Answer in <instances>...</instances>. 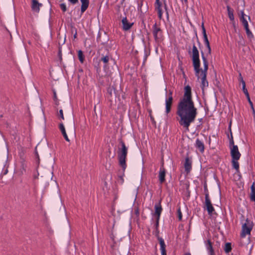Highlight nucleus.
I'll return each mask as SVG.
<instances>
[{
    "instance_id": "nucleus-25",
    "label": "nucleus",
    "mask_w": 255,
    "mask_h": 255,
    "mask_svg": "<svg viewBox=\"0 0 255 255\" xmlns=\"http://www.w3.org/2000/svg\"><path fill=\"white\" fill-rule=\"evenodd\" d=\"M251 200L255 201V188L254 184L251 187Z\"/></svg>"
},
{
    "instance_id": "nucleus-33",
    "label": "nucleus",
    "mask_w": 255,
    "mask_h": 255,
    "mask_svg": "<svg viewBox=\"0 0 255 255\" xmlns=\"http://www.w3.org/2000/svg\"><path fill=\"white\" fill-rule=\"evenodd\" d=\"M21 173L22 174H23V172H25V171H26V164L23 162H22L21 165Z\"/></svg>"
},
{
    "instance_id": "nucleus-19",
    "label": "nucleus",
    "mask_w": 255,
    "mask_h": 255,
    "mask_svg": "<svg viewBox=\"0 0 255 255\" xmlns=\"http://www.w3.org/2000/svg\"><path fill=\"white\" fill-rule=\"evenodd\" d=\"M195 146L198 148L201 152L204 151V144L203 142L199 139L197 138L196 141Z\"/></svg>"
},
{
    "instance_id": "nucleus-47",
    "label": "nucleus",
    "mask_w": 255,
    "mask_h": 255,
    "mask_svg": "<svg viewBox=\"0 0 255 255\" xmlns=\"http://www.w3.org/2000/svg\"><path fill=\"white\" fill-rule=\"evenodd\" d=\"M76 35H77V33H76L74 35V37L76 38Z\"/></svg>"
},
{
    "instance_id": "nucleus-26",
    "label": "nucleus",
    "mask_w": 255,
    "mask_h": 255,
    "mask_svg": "<svg viewBox=\"0 0 255 255\" xmlns=\"http://www.w3.org/2000/svg\"><path fill=\"white\" fill-rule=\"evenodd\" d=\"M227 8L228 11L229 17L231 21H233L234 20L233 11L230 9V7L229 6H228Z\"/></svg>"
},
{
    "instance_id": "nucleus-4",
    "label": "nucleus",
    "mask_w": 255,
    "mask_h": 255,
    "mask_svg": "<svg viewBox=\"0 0 255 255\" xmlns=\"http://www.w3.org/2000/svg\"><path fill=\"white\" fill-rule=\"evenodd\" d=\"M163 3L160 1V0H156L154 6L155 9L157 10L158 13V16L159 19L162 17L163 9L164 8L166 11V15L167 18L169 17V13L167 10V6L166 3V0H163Z\"/></svg>"
},
{
    "instance_id": "nucleus-17",
    "label": "nucleus",
    "mask_w": 255,
    "mask_h": 255,
    "mask_svg": "<svg viewBox=\"0 0 255 255\" xmlns=\"http://www.w3.org/2000/svg\"><path fill=\"white\" fill-rule=\"evenodd\" d=\"M184 166L185 171H186L187 173L189 172L192 168V162L190 160V159L188 157H186L185 158V161Z\"/></svg>"
},
{
    "instance_id": "nucleus-49",
    "label": "nucleus",
    "mask_w": 255,
    "mask_h": 255,
    "mask_svg": "<svg viewBox=\"0 0 255 255\" xmlns=\"http://www.w3.org/2000/svg\"><path fill=\"white\" fill-rule=\"evenodd\" d=\"M248 18L250 19V16H248Z\"/></svg>"
},
{
    "instance_id": "nucleus-36",
    "label": "nucleus",
    "mask_w": 255,
    "mask_h": 255,
    "mask_svg": "<svg viewBox=\"0 0 255 255\" xmlns=\"http://www.w3.org/2000/svg\"><path fill=\"white\" fill-rule=\"evenodd\" d=\"M53 99L55 101V102H56V104L58 105V103H57L58 99L57 97L56 92L55 91L53 92Z\"/></svg>"
},
{
    "instance_id": "nucleus-23",
    "label": "nucleus",
    "mask_w": 255,
    "mask_h": 255,
    "mask_svg": "<svg viewBox=\"0 0 255 255\" xmlns=\"http://www.w3.org/2000/svg\"><path fill=\"white\" fill-rule=\"evenodd\" d=\"M78 59L81 63H83L84 61L85 56L82 50H79L78 52Z\"/></svg>"
},
{
    "instance_id": "nucleus-13",
    "label": "nucleus",
    "mask_w": 255,
    "mask_h": 255,
    "mask_svg": "<svg viewBox=\"0 0 255 255\" xmlns=\"http://www.w3.org/2000/svg\"><path fill=\"white\" fill-rule=\"evenodd\" d=\"M42 6V4L39 3L36 0H32V4H31V8L32 10L38 12L40 10V6Z\"/></svg>"
},
{
    "instance_id": "nucleus-5",
    "label": "nucleus",
    "mask_w": 255,
    "mask_h": 255,
    "mask_svg": "<svg viewBox=\"0 0 255 255\" xmlns=\"http://www.w3.org/2000/svg\"><path fill=\"white\" fill-rule=\"evenodd\" d=\"M253 223L251 220L247 219L245 223H243L242 227L241 233V238H245L247 235H250L251 232L253 228Z\"/></svg>"
},
{
    "instance_id": "nucleus-35",
    "label": "nucleus",
    "mask_w": 255,
    "mask_h": 255,
    "mask_svg": "<svg viewBox=\"0 0 255 255\" xmlns=\"http://www.w3.org/2000/svg\"><path fill=\"white\" fill-rule=\"evenodd\" d=\"M60 7L63 12H65L67 10L66 5L65 3H61Z\"/></svg>"
},
{
    "instance_id": "nucleus-32",
    "label": "nucleus",
    "mask_w": 255,
    "mask_h": 255,
    "mask_svg": "<svg viewBox=\"0 0 255 255\" xmlns=\"http://www.w3.org/2000/svg\"><path fill=\"white\" fill-rule=\"evenodd\" d=\"M202 33H203L204 39L208 38L206 32V29L204 26L203 23L202 24Z\"/></svg>"
},
{
    "instance_id": "nucleus-20",
    "label": "nucleus",
    "mask_w": 255,
    "mask_h": 255,
    "mask_svg": "<svg viewBox=\"0 0 255 255\" xmlns=\"http://www.w3.org/2000/svg\"><path fill=\"white\" fill-rule=\"evenodd\" d=\"M59 129L61 130L64 138L65 140L67 141H69L70 140L69 139V138L67 135V133L66 132V130L64 126V125L62 123L60 124L59 125Z\"/></svg>"
},
{
    "instance_id": "nucleus-7",
    "label": "nucleus",
    "mask_w": 255,
    "mask_h": 255,
    "mask_svg": "<svg viewBox=\"0 0 255 255\" xmlns=\"http://www.w3.org/2000/svg\"><path fill=\"white\" fill-rule=\"evenodd\" d=\"M205 201L204 203V208L206 209L208 212L209 215H212L213 212L215 211V209L211 203V200L209 198V193L207 192L205 193Z\"/></svg>"
},
{
    "instance_id": "nucleus-2",
    "label": "nucleus",
    "mask_w": 255,
    "mask_h": 255,
    "mask_svg": "<svg viewBox=\"0 0 255 255\" xmlns=\"http://www.w3.org/2000/svg\"><path fill=\"white\" fill-rule=\"evenodd\" d=\"M192 54L193 66L194 67L196 76L198 78H199V74L201 72L200 76H202V88L203 89L204 87H208V82L206 79L207 70L208 69V61L205 58L204 53L202 51L201 54L204 64V69L201 70L200 68V62L199 59V53L197 48L194 44L193 45Z\"/></svg>"
},
{
    "instance_id": "nucleus-40",
    "label": "nucleus",
    "mask_w": 255,
    "mask_h": 255,
    "mask_svg": "<svg viewBox=\"0 0 255 255\" xmlns=\"http://www.w3.org/2000/svg\"><path fill=\"white\" fill-rule=\"evenodd\" d=\"M241 17H245V13H244V11H241Z\"/></svg>"
},
{
    "instance_id": "nucleus-34",
    "label": "nucleus",
    "mask_w": 255,
    "mask_h": 255,
    "mask_svg": "<svg viewBox=\"0 0 255 255\" xmlns=\"http://www.w3.org/2000/svg\"><path fill=\"white\" fill-rule=\"evenodd\" d=\"M177 215L179 220L181 221L182 219V215L180 207H179L177 209Z\"/></svg>"
},
{
    "instance_id": "nucleus-37",
    "label": "nucleus",
    "mask_w": 255,
    "mask_h": 255,
    "mask_svg": "<svg viewBox=\"0 0 255 255\" xmlns=\"http://www.w3.org/2000/svg\"><path fill=\"white\" fill-rule=\"evenodd\" d=\"M58 56L60 59H62V50L61 47H59V50H58Z\"/></svg>"
},
{
    "instance_id": "nucleus-18",
    "label": "nucleus",
    "mask_w": 255,
    "mask_h": 255,
    "mask_svg": "<svg viewBox=\"0 0 255 255\" xmlns=\"http://www.w3.org/2000/svg\"><path fill=\"white\" fill-rule=\"evenodd\" d=\"M82 5L81 7V13H84L88 7L89 4V0H80Z\"/></svg>"
},
{
    "instance_id": "nucleus-43",
    "label": "nucleus",
    "mask_w": 255,
    "mask_h": 255,
    "mask_svg": "<svg viewBox=\"0 0 255 255\" xmlns=\"http://www.w3.org/2000/svg\"><path fill=\"white\" fill-rule=\"evenodd\" d=\"M209 254V255H215L214 254V252H212V253H210V254Z\"/></svg>"
},
{
    "instance_id": "nucleus-6",
    "label": "nucleus",
    "mask_w": 255,
    "mask_h": 255,
    "mask_svg": "<svg viewBox=\"0 0 255 255\" xmlns=\"http://www.w3.org/2000/svg\"><path fill=\"white\" fill-rule=\"evenodd\" d=\"M152 34L156 43H159L163 40L162 31L155 23L152 27Z\"/></svg>"
},
{
    "instance_id": "nucleus-27",
    "label": "nucleus",
    "mask_w": 255,
    "mask_h": 255,
    "mask_svg": "<svg viewBox=\"0 0 255 255\" xmlns=\"http://www.w3.org/2000/svg\"><path fill=\"white\" fill-rule=\"evenodd\" d=\"M204 41L205 42V45H206L207 48H208V52L209 54H211V49L210 46L209 41L208 39V38L204 39Z\"/></svg>"
},
{
    "instance_id": "nucleus-29",
    "label": "nucleus",
    "mask_w": 255,
    "mask_h": 255,
    "mask_svg": "<svg viewBox=\"0 0 255 255\" xmlns=\"http://www.w3.org/2000/svg\"><path fill=\"white\" fill-rule=\"evenodd\" d=\"M107 93L110 96H112L113 93H115V90L114 87H110L107 89Z\"/></svg>"
},
{
    "instance_id": "nucleus-41",
    "label": "nucleus",
    "mask_w": 255,
    "mask_h": 255,
    "mask_svg": "<svg viewBox=\"0 0 255 255\" xmlns=\"http://www.w3.org/2000/svg\"><path fill=\"white\" fill-rule=\"evenodd\" d=\"M204 190H205V193H207V192L208 193H208V189H207V187H206V186H205V187H204Z\"/></svg>"
},
{
    "instance_id": "nucleus-31",
    "label": "nucleus",
    "mask_w": 255,
    "mask_h": 255,
    "mask_svg": "<svg viewBox=\"0 0 255 255\" xmlns=\"http://www.w3.org/2000/svg\"><path fill=\"white\" fill-rule=\"evenodd\" d=\"M245 28L246 33H247L248 36L250 38L253 37V35L252 32L250 31V30L249 28V26L247 27H245Z\"/></svg>"
},
{
    "instance_id": "nucleus-39",
    "label": "nucleus",
    "mask_w": 255,
    "mask_h": 255,
    "mask_svg": "<svg viewBox=\"0 0 255 255\" xmlns=\"http://www.w3.org/2000/svg\"><path fill=\"white\" fill-rule=\"evenodd\" d=\"M72 4H75L78 2V0H68Z\"/></svg>"
},
{
    "instance_id": "nucleus-14",
    "label": "nucleus",
    "mask_w": 255,
    "mask_h": 255,
    "mask_svg": "<svg viewBox=\"0 0 255 255\" xmlns=\"http://www.w3.org/2000/svg\"><path fill=\"white\" fill-rule=\"evenodd\" d=\"M122 22L123 25V29L125 30H129L133 25V23H129L128 22L127 17H124Z\"/></svg>"
},
{
    "instance_id": "nucleus-21",
    "label": "nucleus",
    "mask_w": 255,
    "mask_h": 255,
    "mask_svg": "<svg viewBox=\"0 0 255 255\" xmlns=\"http://www.w3.org/2000/svg\"><path fill=\"white\" fill-rule=\"evenodd\" d=\"M206 248H207V250L208 251V253L209 254H210L211 253H212V252H214V250L213 249L212 243H211V242L210 240H208L207 241V243L206 244Z\"/></svg>"
},
{
    "instance_id": "nucleus-38",
    "label": "nucleus",
    "mask_w": 255,
    "mask_h": 255,
    "mask_svg": "<svg viewBox=\"0 0 255 255\" xmlns=\"http://www.w3.org/2000/svg\"><path fill=\"white\" fill-rule=\"evenodd\" d=\"M59 116H60V118L62 120H64V115H63V110H60L59 111Z\"/></svg>"
},
{
    "instance_id": "nucleus-45",
    "label": "nucleus",
    "mask_w": 255,
    "mask_h": 255,
    "mask_svg": "<svg viewBox=\"0 0 255 255\" xmlns=\"http://www.w3.org/2000/svg\"><path fill=\"white\" fill-rule=\"evenodd\" d=\"M7 173V170H5V171H4L3 174H6V173Z\"/></svg>"
},
{
    "instance_id": "nucleus-12",
    "label": "nucleus",
    "mask_w": 255,
    "mask_h": 255,
    "mask_svg": "<svg viewBox=\"0 0 255 255\" xmlns=\"http://www.w3.org/2000/svg\"><path fill=\"white\" fill-rule=\"evenodd\" d=\"M161 200L159 201L158 203H157L155 205V213L154 214L155 216L158 217V220L159 219V217L161 214V213L162 211V208L160 204Z\"/></svg>"
},
{
    "instance_id": "nucleus-46",
    "label": "nucleus",
    "mask_w": 255,
    "mask_h": 255,
    "mask_svg": "<svg viewBox=\"0 0 255 255\" xmlns=\"http://www.w3.org/2000/svg\"><path fill=\"white\" fill-rule=\"evenodd\" d=\"M181 0L182 1H185V2H187V0Z\"/></svg>"
},
{
    "instance_id": "nucleus-9",
    "label": "nucleus",
    "mask_w": 255,
    "mask_h": 255,
    "mask_svg": "<svg viewBox=\"0 0 255 255\" xmlns=\"http://www.w3.org/2000/svg\"><path fill=\"white\" fill-rule=\"evenodd\" d=\"M231 155L232 159H239L241 156V154L239 151L237 145H234L233 147H231Z\"/></svg>"
},
{
    "instance_id": "nucleus-10",
    "label": "nucleus",
    "mask_w": 255,
    "mask_h": 255,
    "mask_svg": "<svg viewBox=\"0 0 255 255\" xmlns=\"http://www.w3.org/2000/svg\"><path fill=\"white\" fill-rule=\"evenodd\" d=\"M112 60V57L109 55V53H107L106 55L102 54L101 57L100 59V61L103 62L104 64V69L107 68L108 64L110 61Z\"/></svg>"
},
{
    "instance_id": "nucleus-8",
    "label": "nucleus",
    "mask_w": 255,
    "mask_h": 255,
    "mask_svg": "<svg viewBox=\"0 0 255 255\" xmlns=\"http://www.w3.org/2000/svg\"><path fill=\"white\" fill-rule=\"evenodd\" d=\"M173 102L172 93L169 91L168 97L165 100V113L167 115L171 111V106Z\"/></svg>"
},
{
    "instance_id": "nucleus-30",
    "label": "nucleus",
    "mask_w": 255,
    "mask_h": 255,
    "mask_svg": "<svg viewBox=\"0 0 255 255\" xmlns=\"http://www.w3.org/2000/svg\"><path fill=\"white\" fill-rule=\"evenodd\" d=\"M240 20L242 21L244 27L249 26L248 22L245 17H240Z\"/></svg>"
},
{
    "instance_id": "nucleus-42",
    "label": "nucleus",
    "mask_w": 255,
    "mask_h": 255,
    "mask_svg": "<svg viewBox=\"0 0 255 255\" xmlns=\"http://www.w3.org/2000/svg\"><path fill=\"white\" fill-rule=\"evenodd\" d=\"M158 221H159V220H158V217H157L156 222V227L158 226V224H159Z\"/></svg>"
},
{
    "instance_id": "nucleus-22",
    "label": "nucleus",
    "mask_w": 255,
    "mask_h": 255,
    "mask_svg": "<svg viewBox=\"0 0 255 255\" xmlns=\"http://www.w3.org/2000/svg\"><path fill=\"white\" fill-rule=\"evenodd\" d=\"M239 159H232V165L233 167L236 170L237 172L239 171V164L238 162Z\"/></svg>"
},
{
    "instance_id": "nucleus-3",
    "label": "nucleus",
    "mask_w": 255,
    "mask_h": 255,
    "mask_svg": "<svg viewBox=\"0 0 255 255\" xmlns=\"http://www.w3.org/2000/svg\"><path fill=\"white\" fill-rule=\"evenodd\" d=\"M121 147H119L118 151V156L120 165L124 170H125L127 165L126 159L128 154V148L123 140L120 141Z\"/></svg>"
},
{
    "instance_id": "nucleus-11",
    "label": "nucleus",
    "mask_w": 255,
    "mask_h": 255,
    "mask_svg": "<svg viewBox=\"0 0 255 255\" xmlns=\"http://www.w3.org/2000/svg\"><path fill=\"white\" fill-rule=\"evenodd\" d=\"M240 76L241 82V83L242 84V85H243V92L244 93V94L246 96V97H247V98L248 99V100L249 102L250 103V104H251V106L253 107V103H252V102L251 101V99H250V96H249V93L248 92V90H247V88H246L245 82L244 81L243 78V77L241 76V74H240Z\"/></svg>"
},
{
    "instance_id": "nucleus-44",
    "label": "nucleus",
    "mask_w": 255,
    "mask_h": 255,
    "mask_svg": "<svg viewBox=\"0 0 255 255\" xmlns=\"http://www.w3.org/2000/svg\"><path fill=\"white\" fill-rule=\"evenodd\" d=\"M191 255V254H190V253H185V255Z\"/></svg>"
},
{
    "instance_id": "nucleus-28",
    "label": "nucleus",
    "mask_w": 255,
    "mask_h": 255,
    "mask_svg": "<svg viewBox=\"0 0 255 255\" xmlns=\"http://www.w3.org/2000/svg\"><path fill=\"white\" fill-rule=\"evenodd\" d=\"M230 132H231V137H230L229 135H228V137L230 139V146L233 147V146L235 145H234V141L233 140V137L232 133L231 131V128H230Z\"/></svg>"
},
{
    "instance_id": "nucleus-16",
    "label": "nucleus",
    "mask_w": 255,
    "mask_h": 255,
    "mask_svg": "<svg viewBox=\"0 0 255 255\" xmlns=\"http://www.w3.org/2000/svg\"><path fill=\"white\" fill-rule=\"evenodd\" d=\"M158 241L160 246L161 255H166L165 250L166 245L164 243V240L162 238H158Z\"/></svg>"
},
{
    "instance_id": "nucleus-1",
    "label": "nucleus",
    "mask_w": 255,
    "mask_h": 255,
    "mask_svg": "<svg viewBox=\"0 0 255 255\" xmlns=\"http://www.w3.org/2000/svg\"><path fill=\"white\" fill-rule=\"evenodd\" d=\"M197 114V109L192 99L191 88L187 85L185 87L183 96L180 99L177 106L176 114L179 118V125L188 131Z\"/></svg>"
},
{
    "instance_id": "nucleus-24",
    "label": "nucleus",
    "mask_w": 255,
    "mask_h": 255,
    "mask_svg": "<svg viewBox=\"0 0 255 255\" xmlns=\"http://www.w3.org/2000/svg\"><path fill=\"white\" fill-rule=\"evenodd\" d=\"M232 250L231 244L230 243H226L224 247V251L226 253H230Z\"/></svg>"
},
{
    "instance_id": "nucleus-15",
    "label": "nucleus",
    "mask_w": 255,
    "mask_h": 255,
    "mask_svg": "<svg viewBox=\"0 0 255 255\" xmlns=\"http://www.w3.org/2000/svg\"><path fill=\"white\" fill-rule=\"evenodd\" d=\"M165 169L163 167H161L159 172V180L160 183H163L165 181Z\"/></svg>"
},
{
    "instance_id": "nucleus-48",
    "label": "nucleus",
    "mask_w": 255,
    "mask_h": 255,
    "mask_svg": "<svg viewBox=\"0 0 255 255\" xmlns=\"http://www.w3.org/2000/svg\"><path fill=\"white\" fill-rule=\"evenodd\" d=\"M198 42L199 44H200V42H199V41L198 40Z\"/></svg>"
}]
</instances>
